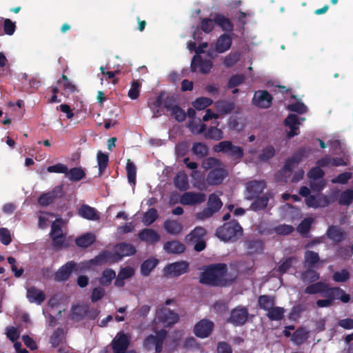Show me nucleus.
Masks as SVG:
<instances>
[{"label":"nucleus","mask_w":353,"mask_h":353,"mask_svg":"<svg viewBox=\"0 0 353 353\" xmlns=\"http://www.w3.org/2000/svg\"><path fill=\"white\" fill-rule=\"evenodd\" d=\"M202 33L200 30L196 29L193 34V38L194 39V42H190L188 45V48L190 51L192 52L195 50L196 55H195L192 61L191 68L193 71H199L202 73H208L210 72L212 63L210 60H202L201 57L199 54L203 53L205 52V50L208 48V43L207 42H203L201 43L197 48L196 41H199L202 39L201 37Z\"/></svg>","instance_id":"1"},{"label":"nucleus","mask_w":353,"mask_h":353,"mask_svg":"<svg viewBox=\"0 0 353 353\" xmlns=\"http://www.w3.org/2000/svg\"><path fill=\"white\" fill-rule=\"evenodd\" d=\"M109 259L105 258V254H99L93 259L85 261L80 263H75L70 261L63 265L55 274L54 279L57 281H65L72 272L78 274L90 269L96 265L95 262L107 261Z\"/></svg>","instance_id":"2"},{"label":"nucleus","mask_w":353,"mask_h":353,"mask_svg":"<svg viewBox=\"0 0 353 353\" xmlns=\"http://www.w3.org/2000/svg\"><path fill=\"white\" fill-rule=\"evenodd\" d=\"M225 273V265H212L202 272L200 282L212 285H223L224 284Z\"/></svg>","instance_id":"3"},{"label":"nucleus","mask_w":353,"mask_h":353,"mask_svg":"<svg viewBox=\"0 0 353 353\" xmlns=\"http://www.w3.org/2000/svg\"><path fill=\"white\" fill-rule=\"evenodd\" d=\"M136 252L135 248L129 243H119L114 247V253L112 254L108 251H105L101 254H105V258L109 260L107 261H97L95 262L96 265H101L103 263H114L123 256L132 255Z\"/></svg>","instance_id":"4"},{"label":"nucleus","mask_w":353,"mask_h":353,"mask_svg":"<svg viewBox=\"0 0 353 353\" xmlns=\"http://www.w3.org/2000/svg\"><path fill=\"white\" fill-rule=\"evenodd\" d=\"M174 303L173 299H168L165 305L159 307L157 311L155 321L162 323L164 327L172 326L179 321V314L167 307Z\"/></svg>","instance_id":"5"},{"label":"nucleus","mask_w":353,"mask_h":353,"mask_svg":"<svg viewBox=\"0 0 353 353\" xmlns=\"http://www.w3.org/2000/svg\"><path fill=\"white\" fill-rule=\"evenodd\" d=\"M299 194L305 197V202L307 207L312 208H321L327 206L330 203V199L321 193L316 195L311 194L310 189L305 186L301 188Z\"/></svg>","instance_id":"6"},{"label":"nucleus","mask_w":353,"mask_h":353,"mask_svg":"<svg viewBox=\"0 0 353 353\" xmlns=\"http://www.w3.org/2000/svg\"><path fill=\"white\" fill-rule=\"evenodd\" d=\"M242 228L235 222L225 223L223 226L218 228L216 234L219 239L223 241H235L242 234Z\"/></svg>","instance_id":"7"},{"label":"nucleus","mask_w":353,"mask_h":353,"mask_svg":"<svg viewBox=\"0 0 353 353\" xmlns=\"http://www.w3.org/2000/svg\"><path fill=\"white\" fill-rule=\"evenodd\" d=\"M216 152H223L237 160L239 162L243 156V150L241 147L235 145L230 141H223L214 146Z\"/></svg>","instance_id":"8"},{"label":"nucleus","mask_w":353,"mask_h":353,"mask_svg":"<svg viewBox=\"0 0 353 353\" xmlns=\"http://www.w3.org/2000/svg\"><path fill=\"white\" fill-rule=\"evenodd\" d=\"M206 232L202 227L195 228L189 234L185 236V241L194 244V250L201 252L205 248V236Z\"/></svg>","instance_id":"9"},{"label":"nucleus","mask_w":353,"mask_h":353,"mask_svg":"<svg viewBox=\"0 0 353 353\" xmlns=\"http://www.w3.org/2000/svg\"><path fill=\"white\" fill-rule=\"evenodd\" d=\"M318 166L311 169L308 173L307 176L310 179V185L311 190L313 192H320L325 186V183L322 179L324 174L323 171L318 163Z\"/></svg>","instance_id":"10"},{"label":"nucleus","mask_w":353,"mask_h":353,"mask_svg":"<svg viewBox=\"0 0 353 353\" xmlns=\"http://www.w3.org/2000/svg\"><path fill=\"white\" fill-rule=\"evenodd\" d=\"M222 206V202L219 197L215 194H212L209 196L208 207L201 212L196 214L198 219L204 220L210 217L214 213L219 211Z\"/></svg>","instance_id":"11"},{"label":"nucleus","mask_w":353,"mask_h":353,"mask_svg":"<svg viewBox=\"0 0 353 353\" xmlns=\"http://www.w3.org/2000/svg\"><path fill=\"white\" fill-rule=\"evenodd\" d=\"M167 335V332L164 330H161L157 332L155 335L148 336L144 341V347L148 350L155 349L157 353L161 352L163 348V343Z\"/></svg>","instance_id":"12"},{"label":"nucleus","mask_w":353,"mask_h":353,"mask_svg":"<svg viewBox=\"0 0 353 353\" xmlns=\"http://www.w3.org/2000/svg\"><path fill=\"white\" fill-rule=\"evenodd\" d=\"M63 221L61 219H57L52 222L50 231V236L52 239L53 246L57 249L62 247L64 243V237L62 232Z\"/></svg>","instance_id":"13"},{"label":"nucleus","mask_w":353,"mask_h":353,"mask_svg":"<svg viewBox=\"0 0 353 353\" xmlns=\"http://www.w3.org/2000/svg\"><path fill=\"white\" fill-rule=\"evenodd\" d=\"M188 263L185 261H179L168 264L163 268V274L167 276L176 277L185 273Z\"/></svg>","instance_id":"14"},{"label":"nucleus","mask_w":353,"mask_h":353,"mask_svg":"<svg viewBox=\"0 0 353 353\" xmlns=\"http://www.w3.org/2000/svg\"><path fill=\"white\" fill-rule=\"evenodd\" d=\"M302 157V153H297L288 160L283 170L281 171L280 174L281 175V177L280 178V176H278L279 179L283 180V178L284 180H287V179L292 175L294 169L301 161Z\"/></svg>","instance_id":"15"},{"label":"nucleus","mask_w":353,"mask_h":353,"mask_svg":"<svg viewBox=\"0 0 353 353\" xmlns=\"http://www.w3.org/2000/svg\"><path fill=\"white\" fill-rule=\"evenodd\" d=\"M214 327V323L208 320L202 319L195 324L194 327V334L201 339H205L208 337Z\"/></svg>","instance_id":"16"},{"label":"nucleus","mask_w":353,"mask_h":353,"mask_svg":"<svg viewBox=\"0 0 353 353\" xmlns=\"http://www.w3.org/2000/svg\"><path fill=\"white\" fill-rule=\"evenodd\" d=\"M272 101V97L266 90H258L254 94L252 103L260 108H268Z\"/></svg>","instance_id":"17"},{"label":"nucleus","mask_w":353,"mask_h":353,"mask_svg":"<svg viewBox=\"0 0 353 353\" xmlns=\"http://www.w3.org/2000/svg\"><path fill=\"white\" fill-rule=\"evenodd\" d=\"M130 340V336L123 332L118 333L112 341V349L114 353H125Z\"/></svg>","instance_id":"18"},{"label":"nucleus","mask_w":353,"mask_h":353,"mask_svg":"<svg viewBox=\"0 0 353 353\" xmlns=\"http://www.w3.org/2000/svg\"><path fill=\"white\" fill-rule=\"evenodd\" d=\"M305 121V118H299L296 114H290L285 119L284 123L290 130L287 132L288 138H292L299 134V128L301 122Z\"/></svg>","instance_id":"19"},{"label":"nucleus","mask_w":353,"mask_h":353,"mask_svg":"<svg viewBox=\"0 0 353 353\" xmlns=\"http://www.w3.org/2000/svg\"><path fill=\"white\" fill-rule=\"evenodd\" d=\"M227 175L228 172L224 168V166L221 164L209 172L207 176V182L209 185H219L222 183Z\"/></svg>","instance_id":"20"},{"label":"nucleus","mask_w":353,"mask_h":353,"mask_svg":"<svg viewBox=\"0 0 353 353\" xmlns=\"http://www.w3.org/2000/svg\"><path fill=\"white\" fill-rule=\"evenodd\" d=\"M205 199V196L203 193L187 192L181 196L180 203L183 205H194L201 203Z\"/></svg>","instance_id":"21"},{"label":"nucleus","mask_w":353,"mask_h":353,"mask_svg":"<svg viewBox=\"0 0 353 353\" xmlns=\"http://www.w3.org/2000/svg\"><path fill=\"white\" fill-rule=\"evenodd\" d=\"M266 184L264 181H253L246 184V198L253 199L256 198L265 188Z\"/></svg>","instance_id":"22"},{"label":"nucleus","mask_w":353,"mask_h":353,"mask_svg":"<svg viewBox=\"0 0 353 353\" xmlns=\"http://www.w3.org/2000/svg\"><path fill=\"white\" fill-rule=\"evenodd\" d=\"M248 316V310L245 307H237L232 311L230 321L234 325H242L245 323Z\"/></svg>","instance_id":"23"},{"label":"nucleus","mask_w":353,"mask_h":353,"mask_svg":"<svg viewBox=\"0 0 353 353\" xmlns=\"http://www.w3.org/2000/svg\"><path fill=\"white\" fill-rule=\"evenodd\" d=\"M139 238L148 244H154L159 241L161 236L154 230L146 228L139 233Z\"/></svg>","instance_id":"24"},{"label":"nucleus","mask_w":353,"mask_h":353,"mask_svg":"<svg viewBox=\"0 0 353 353\" xmlns=\"http://www.w3.org/2000/svg\"><path fill=\"white\" fill-rule=\"evenodd\" d=\"M232 39L227 34H221L216 40L215 50L219 53H223L228 51L232 45Z\"/></svg>","instance_id":"25"},{"label":"nucleus","mask_w":353,"mask_h":353,"mask_svg":"<svg viewBox=\"0 0 353 353\" xmlns=\"http://www.w3.org/2000/svg\"><path fill=\"white\" fill-rule=\"evenodd\" d=\"M325 296H329L332 301L338 299L341 300L343 303H347L350 301V295L346 294L343 290L334 288L327 290L325 292Z\"/></svg>","instance_id":"26"},{"label":"nucleus","mask_w":353,"mask_h":353,"mask_svg":"<svg viewBox=\"0 0 353 353\" xmlns=\"http://www.w3.org/2000/svg\"><path fill=\"white\" fill-rule=\"evenodd\" d=\"M27 298L30 303L41 305L45 300L46 296L43 291L32 287L27 290Z\"/></svg>","instance_id":"27"},{"label":"nucleus","mask_w":353,"mask_h":353,"mask_svg":"<svg viewBox=\"0 0 353 353\" xmlns=\"http://www.w3.org/2000/svg\"><path fill=\"white\" fill-rule=\"evenodd\" d=\"M165 230L170 234L177 235L183 230L181 223L174 220H167L163 223Z\"/></svg>","instance_id":"28"},{"label":"nucleus","mask_w":353,"mask_h":353,"mask_svg":"<svg viewBox=\"0 0 353 353\" xmlns=\"http://www.w3.org/2000/svg\"><path fill=\"white\" fill-rule=\"evenodd\" d=\"M163 249L168 253L180 254L184 252L185 246L177 241H172L165 243Z\"/></svg>","instance_id":"29"},{"label":"nucleus","mask_w":353,"mask_h":353,"mask_svg":"<svg viewBox=\"0 0 353 353\" xmlns=\"http://www.w3.org/2000/svg\"><path fill=\"white\" fill-rule=\"evenodd\" d=\"M346 161L342 158H333L325 157L319 161L318 164L322 167L340 166L346 165Z\"/></svg>","instance_id":"30"},{"label":"nucleus","mask_w":353,"mask_h":353,"mask_svg":"<svg viewBox=\"0 0 353 353\" xmlns=\"http://www.w3.org/2000/svg\"><path fill=\"white\" fill-rule=\"evenodd\" d=\"M65 336L64 330L61 328H57L50 336V343L52 347H57L63 343Z\"/></svg>","instance_id":"31"},{"label":"nucleus","mask_w":353,"mask_h":353,"mask_svg":"<svg viewBox=\"0 0 353 353\" xmlns=\"http://www.w3.org/2000/svg\"><path fill=\"white\" fill-rule=\"evenodd\" d=\"M85 173L81 168H73L67 170L65 177L72 181H78L84 178Z\"/></svg>","instance_id":"32"},{"label":"nucleus","mask_w":353,"mask_h":353,"mask_svg":"<svg viewBox=\"0 0 353 353\" xmlns=\"http://www.w3.org/2000/svg\"><path fill=\"white\" fill-rule=\"evenodd\" d=\"M174 183L177 188L181 190H186L189 188L188 176L184 172L177 174L174 179Z\"/></svg>","instance_id":"33"},{"label":"nucleus","mask_w":353,"mask_h":353,"mask_svg":"<svg viewBox=\"0 0 353 353\" xmlns=\"http://www.w3.org/2000/svg\"><path fill=\"white\" fill-rule=\"evenodd\" d=\"M79 214L83 218L89 220H97L99 219L95 210L88 205H83L79 210Z\"/></svg>","instance_id":"34"},{"label":"nucleus","mask_w":353,"mask_h":353,"mask_svg":"<svg viewBox=\"0 0 353 353\" xmlns=\"http://www.w3.org/2000/svg\"><path fill=\"white\" fill-rule=\"evenodd\" d=\"M95 241V236L92 233H86L76 239V243L79 247L87 248Z\"/></svg>","instance_id":"35"},{"label":"nucleus","mask_w":353,"mask_h":353,"mask_svg":"<svg viewBox=\"0 0 353 353\" xmlns=\"http://www.w3.org/2000/svg\"><path fill=\"white\" fill-rule=\"evenodd\" d=\"M287 108L288 110L295 112L299 114H304L307 112V106L299 99L294 98V101L290 103Z\"/></svg>","instance_id":"36"},{"label":"nucleus","mask_w":353,"mask_h":353,"mask_svg":"<svg viewBox=\"0 0 353 353\" xmlns=\"http://www.w3.org/2000/svg\"><path fill=\"white\" fill-rule=\"evenodd\" d=\"M159 260L154 258L145 261L141 265V272L144 276H148L151 271L157 266Z\"/></svg>","instance_id":"37"},{"label":"nucleus","mask_w":353,"mask_h":353,"mask_svg":"<svg viewBox=\"0 0 353 353\" xmlns=\"http://www.w3.org/2000/svg\"><path fill=\"white\" fill-rule=\"evenodd\" d=\"M126 172L128 176V182L132 185H135L136 184V174H137V168L133 162H132L130 159L127 161L126 165Z\"/></svg>","instance_id":"38"},{"label":"nucleus","mask_w":353,"mask_h":353,"mask_svg":"<svg viewBox=\"0 0 353 353\" xmlns=\"http://www.w3.org/2000/svg\"><path fill=\"white\" fill-rule=\"evenodd\" d=\"M327 235L334 242H340L343 238L341 229L336 226H330L327 231Z\"/></svg>","instance_id":"39"},{"label":"nucleus","mask_w":353,"mask_h":353,"mask_svg":"<svg viewBox=\"0 0 353 353\" xmlns=\"http://www.w3.org/2000/svg\"><path fill=\"white\" fill-rule=\"evenodd\" d=\"M115 278V272L111 269H106L103 272L99 279V283L102 285H109Z\"/></svg>","instance_id":"40"},{"label":"nucleus","mask_w":353,"mask_h":353,"mask_svg":"<svg viewBox=\"0 0 353 353\" xmlns=\"http://www.w3.org/2000/svg\"><path fill=\"white\" fill-rule=\"evenodd\" d=\"M218 112L223 114H228L234 108V104L231 101H219L215 103Z\"/></svg>","instance_id":"41"},{"label":"nucleus","mask_w":353,"mask_h":353,"mask_svg":"<svg viewBox=\"0 0 353 353\" xmlns=\"http://www.w3.org/2000/svg\"><path fill=\"white\" fill-rule=\"evenodd\" d=\"M193 186L199 190H203L206 189V185L204 182H201L203 180V176L198 170H194L191 174Z\"/></svg>","instance_id":"42"},{"label":"nucleus","mask_w":353,"mask_h":353,"mask_svg":"<svg viewBox=\"0 0 353 353\" xmlns=\"http://www.w3.org/2000/svg\"><path fill=\"white\" fill-rule=\"evenodd\" d=\"M216 24L220 26L223 31H232L233 25L231 21L222 15H217L215 17Z\"/></svg>","instance_id":"43"},{"label":"nucleus","mask_w":353,"mask_h":353,"mask_svg":"<svg viewBox=\"0 0 353 353\" xmlns=\"http://www.w3.org/2000/svg\"><path fill=\"white\" fill-rule=\"evenodd\" d=\"M188 128L193 134H199L205 132L206 125L203 123H201L199 120L195 121L194 119H192L190 121Z\"/></svg>","instance_id":"44"},{"label":"nucleus","mask_w":353,"mask_h":353,"mask_svg":"<svg viewBox=\"0 0 353 353\" xmlns=\"http://www.w3.org/2000/svg\"><path fill=\"white\" fill-rule=\"evenodd\" d=\"M353 201V190L347 189L341 192L339 197V203L349 205Z\"/></svg>","instance_id":"45"},{"label":"nucleus","mask_w":353,"mask_h":353,"mask_svg":"<svg viewBox=\"0 0 353 353\" xmlns=\"http://www.w3.org/2000/svg\"><path fill=\"white\" fill-rule=\"evenodd\" d=\"M319 261V254L312 251H307L305 253V265L309 268H312Z\"/></svg>","instance_id":"46"},{"label":"nucleus","mask_w":353,"mask_h":353,"mask_svg":"<svg viewBox=\"0 0 353 353\" xmlns=\"http://www.w3.org/2000/svg\"><path fill=\"white\" fill-rule=\"evenodd\" d=\"M269 201L268 195H263L261 197L256 198V200L251 204L250 208L254 210H260L264 209Z\"/></svg>","instance_id":"47"},{"label":"nucleus","mask_w":353,"mask_h":353,"mask_svg":"<svg viewBox=\"0 0 353 353\" xmlns=\"http://www.w3.org/2000/svg\"><path fill=\"white\" fill-rule=\"evenodd\" d=\"M212 103V100L207 97H200L196 99L193 103L192 105L198 110H204Z\"/></svg>","instance_id":"48"},{"label":"nucleus","mask_w":353,"mask_h":353,"mask_svg":"<svg viewBox=\"0 0 353 353\" xmlns=\"http://www.w3.org/2000/svg\"><path fill=\"white\" fill-rule=\"evenodd\" d=\"M58 83L61 85L68 94L76 91V86L64 74H63L61 78L58 81Z\"/></svg>","instance_id":"49"},{"label":"nucleus","mask_w":353,"mask_h":353,"mask_svg":"<svg viewBox=\"0 0 353 353\" xmlns=\"http://www.w3.org/2000/svg\"><path fill=\"white\" fill-rule=\"evenodd\" d=\"M268 316L271 320L278 321L282 319L284 314V309L280 307H273L267 310Z\"/></svg>","instance_id":"50"},{"label":"nucleus","mask_w":353,"mask_h":353,"mask_svg":"<svg viewBox=\"0 0 353 353\" xmlns=\"http://www.w3.org/2000/svg\"><path fill=\"white\" fill-rule=\"evenodd\" d=\"M205 137L206 138L219 141L223 138V132L216 126L212 127L208 130V132L205 134Z\"/></svg>","instance_id":"51"},{"label":"nucleus","mask_w":353,"mask_h":353,"mask_svg":"<svg viewBox=\"0 0 353 353\" xmlns=\"http://www.w3.org/2000/svg\"><path fill=\"white\" fill-rule=\"evenodd\" d=\"M259 304L261 308L265 310H270L274 306V299L268 296H261L259 299Z\"/></svg>","instance_id":"52"},{"label":"nucleus","mask_w":353,"mask_h":353,"mask_svg":"<svg viewBox=\"0 0 353 353\" xmlns=\"http://www.w3.org/2000/svg\"><path fill=\"white\" fill-rule=\"evenodd\" d=\"M183 348L189 351H194L200 349V345L194 337L190 336L184 341Z\"/></svg>","instance_id":"53"},{"label":"nucleus","mask_w":353,"mask_h":353,"mask_svg":"<svg viewBox=\"0 0 353 353\" xmlns=\"http://www.w3.org/2000/svg\"><path fill=\"white\" fill-rule=\"evenodd\" d=\"M54 215L47 212H41L39 216V227L45 228L49 223L52 222Z\"/></svg>","instance_id":"54"},{"label":"nucleus","mask_w":353,"mask_h":353,"mask_svg":"<svg viewBox=\"0 0 353 353\" xmlns=\"http://www.w3.org/2000/svg\"><path fill=\"white\" fill-rule=\"evenodd\" d=\"M307 332L305 329L296 331L292 335V340L296 344H301L307 339Z\"/></svg>","instance_id":"55"},{"label":"nucleus","mask_w":353,"mask_h":353,"mask_svg":"<svg viewBox=\"0 0 353 353\" xmlns=\"http://www.w3.org/2000/svg\"><path fill=\"white\" fill-rule=\"evenodd\" d=\"M108 162V154L103 153L101 151H99L97 153V163L100 174H102L103 170L106 168Z\"/></svg>","instance_id":"56"},{"label":"nucleus","mask_w":353,"mask_h":353,"mask_svg":"<svg viewBox=\"0 0 353 353\" xmlns=\"http://www.w3.org/2000/svg\"><path fill=\"white\" fill-rule=\"evenodd\" d=\"M157 218V212L154 208L150 209L143 217V223L145 225L152 224Z\"/></svg>","instance_id":"57"},{"label":"nucleus","mask_w":353,"mask_h":353,"mask_svg":"<svg viewBox=\"0 0 353 353\" xmlns=\"http://www.w3.org/2000/svg\"><path fill=\"white\" fill-rule=\"evenodd\" d=\"M275 154V149L272 145H268L263 149L259 154V159L261 161H268L274 157Z\"/></svg>","instance_id":"58"},{"label":"nucleus","mask_w":353,"mask_h":353,"mask_svg":"<svg viewBox=\"0 0 353 353\" xmlns=\"http://www.w3.org/2000/svg\"><path fill=\"white\" fill-rule=\"evenodd\" d=\"M314 221V219L312 218H306L301 221V223L297 227V231L302 234H307L310 228L312 223Z\"/></svg>","instance_id":"59"},{"label":"nucleus","mask_w":353,"mask_h":353,"mask_svg":"<svg viewBox=\"0 0 353 353\" xmlns=\"http://www.w3.org/2000/svg\"><path fill=\"white\" fill-rule=\"evenodd\" d=\"M87 306L83 305H78L74 306L72 309V317L73 319L81 318L86 315Z\"/></svg>","instance_id":"60"},{"label":"nucleus","mask_w":353,"mask_h":353,"mask_svg":"<svg viewBox=\"0 0 353 353\" xmlns=\"http://www.w3.org/2000/svg\"><path fill=\"white\" fill-rule=\"evenodd\" d=\"M326 288V285L322 283H316L307 286L305 288V292L307 294H316L323 292Z\"/></svg>","instance_id":"61"},{"label":"nucleus","mask_w":353,"mask_h":353,"mask_svg":"<svg viewBox=\"0 0 353 353\" xmlns=\"http://www.w3.org/2000/svg\"><path fill=\"white\" fill-rule=\"evenodd\" d=\"M239 59V54L236 52H231L228 54L223 60V64L225 67L233 66Z\"/></svg>","instance_id":"62"},{"label":"nucleus","mask_w":353,"mask_h":353,"mask_svg":"<svg viewBox=\"0 0 353 353\" xmlns=\"http://www.w3.org/2000/svg\"><path fill=\"white\" fill-rule=\"evenodd\" d=\"M215 24H216L215 18L214 19H205L201 22V29L205 33H210L214 29Z\"/></svg>","instance_id":"63"},{"label":"nucleus","mask_w":353,"mask_h":353,"mask_svg":"<svg viewBox=\"0 0 353 353\" xmlns=\"http://www.w3.org/2000/svg\"><path fill=\"white\" fill-rule=\"evenodd\" d=\"M192 151L194 154L201 157L208 154V148L203 143H196L192 146Z\"/></svg>","instance_id":"64"}]
</instances>
